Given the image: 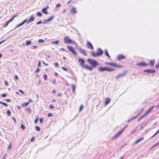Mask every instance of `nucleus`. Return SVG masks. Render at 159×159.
I'll use <instances>...</instances> for the list:
<instances>
[{
	"label": "nucleus",
	"instance_id": "obj_1",
	"mask_svg": "<svg viewBox=\"0 0 159 159\" xmlns=\"http://www.w3.org/2000/svg\"><path fill=\"white\" fill-rule=\"evenodd\" d=\"M97 51V52L96 53L91 52V55L93 57H98L102 55L103 54V52L100 48H98Z\"/></svg>",
	"mask_w": 159,
	"mask_h": 159
},
{
	"label": "nucleus",
	"instance_id": "obj_2",
	"mask_svg": "<svg viewBox=\"0 0 159 159\" xmlns=\"http://www.w3.org/2000/svg\"><path fill=\"white\" fill-rule=\"evenodd\" d=\"M87 61L93 68H95L99 64L98 62L96 61L93 59L88 58L87 59Z\"/></svg>",
	"mask_w": 159,
	"mask_h": 159
},
{
	"label": "nucleus",
	"instance_id": "obj_3",
	"mask_svg": "<svg viewBox=\"0 0 159 159\" xmlns=\"http://www.w3.org/2000/svg\"><path fill=\"white\" fill-rule=\"evenodd\" d=\"M64 40L65 43H72L73 44H75L77 46L76 43L74 42L72 40L69 39L67 36L65 37L64 38Z\"/></svg>",
	"mask_w": 159,
	"mask_h": 159
},
{
	"label": "nucleus",
	"instance_id": "obj_4",
	"mask_svg": "<svg viewBox=\"0 0 159 159\" xmlns=\"http://www.w3.org/2000/svg\"><path fill=\"white\" fill-rule=\"evenodd\" d=\"M105 64L109 65L111 66L115 67L116 68H122V66L116 64L114 62H105Z\"/></svg>",
	"mask_w": 159,
	"mask_h": 159
},
{
	"label": "nucleus",
	"instance_id": "obj_5",
	"mask_svg": "<svg viewBox=\"0 0 159 159\" xmlns=\"http://www.w3.org/2000/svg\"><path fill=\"white\" fill-rule=\"evenodd\" d=\"M67 49L71 53L74 54L75 56L77 55V53L76 51L73 48L70 46H68L67 47Z\"/></svg>",
	"mask_w": 159,
	"mask_h": 159
},
{
	"label": "nucleus",
	"instance_id": "obj_6",
	"mask_svg": "<svg viewBox=\"0 0 159 159\" xmlns=\"http://www.w3.org/2000/svg\"><path fill=\"white\" fill-rule=\"evenodd\" d=\"M127 73V71H125L119 74L116 77V80L124 76Z\"/></svg>",
	"mask_w": 159,
	"mask_h": 159
},
{
	"label": "nucleus",
	"instance_id": "obj_7",
	"mask_svg": "<svg viewBox=\"0 0 159 159\" xmlns=\"http://www.w3.org/2000/svg\"><path fill=\"white\" fill-rule=\"evenodd\" d=\"M137 64L138 66L143 67L145 66L149 65L148 64H147L145 62L143 61L138 63H137Z\"/></svg>",
	"mask_w": 159,
	"mask_h": 159
},
{
	"label": "nucleus",
	"instance_id": "obj_8",
	"mask_svg": "<svg viewBox=\"0 0 159 159\" xmlns=\"http://www.w3.org/2000/svg\"><path fill=\"white\" fill-rule=\"evenodd\" d=\"M87 47L91 49H93V47L92 45V43L89 42L88 41L87 43Z\"/></svg>",
	"mask_w": 159,
	"mask_h": 159
},
{
	"label": "nucleus",
	"instance_id": "obj_9",
	"mask_svg": "<svg viewBox=\"0 0 159 159\" xmlns=\"http://www.w3.org/2000/svg\"><path fill=\"white\" fill-rule=\"evenodd\" d=\"M34 19L35 18L33 15H31L30 16V18L28 20V22L26 23V24H28L29 23L33 22L34 20Z\"/></svg>",
	"mask_w": 159,
	"mask_h": 159
},
{
	"label": "nucleus",
	"instance_id": "obj_10",
	"mask_svg": "<svg viewBox=\"0 0 159 159\" xmlns=\"http://www.w3.org/2000/svg\"><path fill=\"white\" fill-rule=\"evenodd\" d=\"M98 70H114V69L110 68L107 66H106L104 67H99Z\"/></svg>",
	"mask_w": 159,
	"mask_h": 159
},
{
	"label": "nucleus",
	"instance_id": "obj_11",
	"mask_svg": "<svg viewBox=\"0 0 159 159\" xmlns=\"http://www.w3.org/2000/svg\"><path fill=\"white\" fill-rule=\"evenodd\" d=\"M144 138L143 137H141V138H140L139 139H138L137 140L135 141L134 143L133 144V145L139 143V142L143 140V139Z\"/></svg>",
	"mask_w": 159,
	"mask_h": 159
},
{
	"label": "nucleus",
	"instance_id": "obj_12",
	"mask_svg": "<svg viewBox=\"0 0 159 159\" xmlns=\"http://www.w3.org/2000/svg\"><path fill=\"white\" fill-rule=\"evenodd\" d=\"M125 58L124 56L122 55H120L117 56V59L120 61L121 59H123Z\"/></svg>",
	"mask_w": 159,
	"mask_h": 159
},
{
	"label": "nucleus",
	"instance_id": "obj_13",
	"mask_svg": "<svg viewBox=\"0 0 159 159\" xmlns=\"http://www.w3.org/2000/svg\"><path fill=\"white\" fill-rule=\"evenodd\" d=\"M155 107L154 106H153L152 107H151L149 108V109L145 113L147 115L148 114V113H149L150 112H151V111H152V110L153 109V107Z\"/></svg>",
	"mask_w": 159,
	"mask_h": 159
},
{
	"label": "nucleus",
	"instance_id": "obj_14",
	"mask_svg": "<svg viewBox=\"0 0 159 159\" xmlns=\"http://www.w3.org/2000/svg\"><path fill=\"white\" fill-rule=\"evenodd\" d=\"M79 61L81 66H83L85 63V61L82 59L80 58L79 59Z\"/></svg>",
	"mask_w": 159,
	"mask_h": 159
},
{
	"label": "nucleus",
	"instance_id": "obj_15",
	"mask_svg": "<svg viewBox=\"0 0 159 159\" xmlns=\"http://www.w3.org/2000/svg\"><path fill=\"white\" fill-rule=\"evenodd\" d=\"M71 12L73 14H75L77 13V11L75 10V8L74 7H73L72 9L71 10Z\"/></svg>",
	"mask_w": 159,
	"mask_h": 159
},
{
	"label": "nucleus",
	"instance_id": "obj_16",
	"mask_svg": "<svg viewBox=\"0 0 159 159\" xmlns=\"http://www.w3.org/2000/svg\"><path fill=\"white\" fill-rule=\"evenodd\" d=\"M144 72H147L148 74L153 73L155 72V70H144Z\"/></svg>",
	"mask_w": 159,
	"mask_h": 159
},
{
	"label": "nucleus",
	"instance_id": "obj_17",
	"mask_svg": "<svg viewBox=\"0 0 159 159\" xmlns=\"http://www.w3.org/2000/svg\"><path fill=\"white\" fill-rule=\"evenodd\" d=\"M110 102V99L109 98H107L106 99L105 104V105H107Z\"/></svg>",
	"mask_w": 159,
	"mask_h": 159
},
{
	"label": "nucleus",
	"instance_id": "obj_18",
	"mask_svg": "<svg viewBox=\"0 0 159 159\" xmlns=\"http://www.w3.org/2000/svg\"><path fill=\"white\" fill-rule=\"evenodd\" d=\"M30 102L24 103L21 104V106L22 107H25L27 106L29 104Z\"/></svg>",
	"mask_w": 159,
	"mask_h": 159
},
{
	"label": "nucleus",
	"instance_id": "obj_19",
	"mask_svg": "<svg viewBox=\"0 0 159 159\" xmlns=\"http://www.w3.org/2000/svg\"><path fill=\"white\" fill-rule=\"evenodd\" d=\"M42 12L45 14H47L48 13V12L46 10V8H43L42 10Z\"/></svg>",
	"mask_w": 159,
	"mask_h": 159
},
{
	"label": "nucleus",
	"instance_id": "obj_20",
	"mask_svg": "<svg viewBox=\"0 0 159 159\" xmlns=\"http://www.w3.org/2000/svg\"><path fill=\"white\" fill-rule=\"evenodd\" d=\"M148 123L146 122H144L140 126V129H141L143 128L145 126H146L147 125Z\"/></svg>",
	"mask_w": 159,
	"mask_h": 159
},
{
	"label": "nucleus",
	"instance_id": "obj_21",
	"mask_svg": "<svg viewBox=\"0 0 159 159\" xmlns=\"http://www.w3.org/2000/svg\"><path fill=\"white\" fill-rule=\"evenodd\" d=\"M79 51H80L81 52V53H82L85 56H86L87 55V53L84 52V50H83L81 48H80L79 49Z\"/></svg>",
	"mask_w": 159,
	"mask_h": 159
},
{
	"label": "nucleus",
	"instance_id": "obj_22",
	"mask_svg": "<svg viewBox=\"0 0 159 159\" xmlns=\"http://www.w3.org/2000/svg\"><path fill=\"white\" fill-rule=\"evenodd\" d=\"M155 63V61L154 60H151L150 61V64L152 66H154Z\"/></svg>",
	"mask_w": 159,
	"mask_h": 159
},
{
	"label": "nucleus",
	"instance_id": "obj_23",
	"mask_svg": "<svg viewBox=\"0 0 159 159\" xmlns=\"http://www.w3.org/2000/svg\"><path fill=\"white\" fill-rule=\"evenodd\" d=\"M105 51V55L107 56L109 58H110V57L109 54L107 50H106L104 51Z\"/></svg>",
	"mask_w": 159,
	"mask_h": 159
},
{
	"label": "nucleus",
	"instance_id": "obj_24",
	"mask_svg": "<svg viewBox=\"0 0 159 159\" xmlns=\"http://www.w3.org/2000/svg\"><path fill=\"white\" fill-rule=\"evenodd\" d=\"M36 15L37 16L41 17L43 15L40 12L38 11L36 13Z\"/></svg>",
	"mask_w": 159,
	"mask_h": 159
},
{
	"label": "nucleus",
	"instance_id": "obj_25",
	"mask_svg": "<svg viewBox=\"0 0 159 159\" xmlns=\"http://www.w3.org/2000/svg\"><path fill=\"white\" fill-rule=\"evenodd\" d=\"M28 21V20L27 19H25L24 20H23L22 22L21 23H20V25L21 26L23 25L26 22Z\"/></svg>",
	"mask_w": 159,
	"mask_h": 159
},
{
	"label": "nucleus",
	"instance_id": "obj_26",
	"mask_svg": "<svg viewBox=\"0 0 159 159\" xmlns=\"http://www.w3.org/2000/svg\"><path fill=\"white\" fill-rule=\"evenodd\" d=\"M59 43V40H57L54 41H52L51 42V43L53 44H57Z\"/></svg>",
	"mask_w": 159,
	"mask_h": 159
},
{
	"label": "nucleus",
	"instance_id": "obj_27",
	"mask_svg": "<svg viewBox=\"0 0 159 159\" xmlns=\"http://www.w3.org/2000/svg\"><path fill=\"white\" fill-rule=\"evenodd\" d=\"M31 44V42L30 40H27L26 41V45L28 46Z\"/></svg>",
	"mask_w": 159,
	"mask_h": 159
},
{
	"label": "nucleus",
	"instance_id": "obj_28",
	"mask_svg": "<svg viewBox=\"0 0 159 159\" xmlns=\"http://www.w3.org/2000/svg\"><path fill=\"white\" fill-rule=\"evenodd\" d=\"M128 126V125H126L125 128H124L123 129H122V130L119 131L118 133L120 134H121L123 132L124 130H125V129Z\"/></svg>",
	"mask_w": 159,
	"mask_h": 159
},
{
	"label": "nucleus",
	"instance_id": "obj_29",
	"mask_svg": "<svg viewBox=\"0 0 159 159\" xmlns=\"http://www.w3.org/2000/svg\"><path fill=\"white\" fill-rule=\"evenodd\" d=\"M120 135L117 133V134H115L112 138V139H115L117 138Z\"/></svg>",
	"mask_w": 159,
	"mask_h": 159
},
{
	"label": "nucleus",
	"instance_id": "obj_30",
	"mask_svg": "<svg viewBox=\"0 0 159 159\" xmlns=\"http://www.w3.org/2000/svg\"><path fill=\"white\" fill-rule=\"evenodd\" d=\"M120 135L117 133V134H115L112 138V139H115L117 138Z\"/></svg>",
	"mask_w": 159,
	"mask_h": 159
},
{
	"label": "nucleus",
	"instance_id": "obj_31",
	"mask_svg": "<svg viewBox=\"0 0 159 159\" xmlns=\"http://www.w3.org/2000/svg\"><path fill=\"white\" fill-rule=\"evenodd\" d=\"M120 135L117 133V134H115L112 138V139H115L117 138Z\"/></svg>",
	"mask_w": 159,
	"mask_h": 159
},
{
	"label": "nucleus",
	"instance_id": "obj_32",
	"mask_svg": "<svg viewBox=\"0 0 159 159\" xmlns=\"http://www.w3.org/2000/svg\"><path fill=\"white\" fill-rule=\"evenodd\" d=\"M0 104H2L6 107H7L8 106L7 104H6V103L2 102L1 101H0Z\"/></svg>",
	"mask_w": 159,
	"mask_h": 159
},
{
	"label": "nucleus",
	"instance_id": "obj_33",
	"mask_svg": "<svg viewBox=\"0 0 159 159\" xmlns=\"http://www.w3.org/2000/svg\"><path fill=\"white\" fill-rule=\"evenodd\" d=\"M54 17V16H52L50 17L48 19V20L49 21H50L52 20L53 18Z\"/></svg>",
	"mask_w": 159,
	"mask_h": 159
},
{
	"label": "nucleus",
	"instance_id": "obj_34",
	"mask_svg": "<svg viewBox=\"0 0 159 159\" xmlns=\"http://www.w3.org/2000/svg\"><path fill=\"white\" fill-rule=\"evenodd\" d=\"M72 91L73 93H74L75 92V86L74 84H73L72 85Z\"/></svg>",
	"mask_w": 159,
	"mask_h": 159
},
{
	"label": "nucleus",
	"instance_id": "obj_35",
	"mask_svg": "<svg viewBox=\"0 0 159 159\" xmlns=\"http://www.w3.org/2000/svg\"><path fill=\"white\" fill-rule=\"evenodd\" d=\"M20 128L21 129H22L23 130L25 128V127L24 125L22 123H21Z\"/></svg>",
	"mask_w": 159,
	"mask_h": 159
},
{
	"label": "nucleus",
	"instance_id": "obj_36",
	"mask_svg": "<svg viewBox=\"0 0 159 159\" xmlns=\"http://www.w3.org/2000/svg\"><path fill=\"white\" fill-rule=\"evenodd\" d=\"M35 129L36 130H37V131H39L40 130V128L39 127V126H36L35 127Z\"/></svg>",
	"mask_w": 159,
	"mask_h": 159
},
{
	"label": "nucleus",
	"instance_id": "obj_37",
	"mask_svg": "<svg viewBox=\"0 0 159 159\" xmlns=\"http://www.w3.org/2000/svg\"><path fill=\"white\" fill-rule=\"evenodd\" d=\"M147 115L145 113L144 114H143V115L141 116L140 117V118H141L142 119L143 118L145 117Z\"/></svg>",
	"mask_w": 159,
	"mask_h": 159
},
{
	"label": "nucleus",
	"instance_id": "obj_38",
	"mask_svg": "<svg viewBox=\"0 0 159 159\" xmlns=\"http://www.w3.org/2000/svg\"><path fill=\"white\" fill-rule=\"evenodd\" d=\"M159 67V62L155 66V68L156 69H157Z\"/></svg>",
	"mask_w": 159,
	"mask_h": 159
},
{
	"label": "nucleus",
	"instance_id": "obj_39",
	"mask_svg": "<svg viewBox=\"0 0 159 159\" xmlns=\"http://www.w3.org/2000/svg\"><path fill=\"white\" fill-rule=\"evenodd\" d=\"M7 114L9 116H10V115H11V111L9 110H8L7 111Z\"/></svg>",
	"mask_w": 159,
	"mask_h": 159
},
{
	"label": "nucleus",
	"instance_id": "obj_40",
	"mask_svg": "<svg viewBox=\"0 0 159 159\" xmlns=\"http://www.w3.org/2000/svg\"><path fill=\"white\" fill-rule=\"evenodd\" d=\"M44 40L42 39H39V43H43L44 42Z\"/></svg>",
	"mask_w": 159,
	"mask_h": 159
},
{
	"label": "nucleus",
	"instance_id": "obj_41",
	"mask_svg": "<svg viewBox=\"0 0 159 159\" xmlns=\"http://www.w3.org/2000/svg\"><path fill=\"white\" fill-rule=\"evenodd\" d=\"M89 65H83V66L84 68L85 69H87L88 68Z\"/></svg>",
	"mask_w": 159,
	"mask_h": 159
},
{
	"label": "nucleus",
	"instance_id": "obj_42",
	"mask_svg": "<svg viewBox=\"0 0 159 159\" xmlns=\"http://www.w3.org/2000/svg\"><path fill=\"white\" fill-rule=\"evenodd\" d=\"M26 110L29 112H30L31 111V108H26Z\"/></svg>",
	"mask_w": 159,
	"mask_h": 159
},
{
	"label": "nucleus",
	"instance_id": "obj_43",
	"mask_svg": "<svg viewBox=\"0 0 159 159\" xmlns=\"http://www.w3.org/2000/svg\"><path fill=\"white\" fill-rule=\"evenodd\" d=\"M11 143H10L9 146H8L7 149L8 150H9L11 149Z\"/></svg>",
	"mask_w": 159,
	"mask_h": 159
},
{
	"label": "nucleus",
	"instance_id": "obj_44",
	"mask_svg": "<svg viewBox=\"0 0 159 159\" xmlns=\"http://www.w3.org/2000/svg\"><path fill=\"white\" fill-rule=\"evenodd\" d=\"M10 22L8 21H7L6 23H5V25H4V26H3L4 27H7V25H8L9 24Z\"/></svg>",
	"mask_w": 159,
	"mask_h": 159
},
{
	"label": "nucleus",
	"instance_id": "obj_45",
	"mask_svg": "<svg viewBox=\"0 0 159 159\" xmlns=\"http://www.w3.org/2000/svg\"><path fill=\"white\" fill-rule=\"evenodd\" d=\"M83 105H81L80 107V108H79V111H81L82 110H83Z\"/></svg>",
	"mask_w": 159,
	"mask_h": 159
},
{
	"label": "nucleus",
	"instance_id": "obj_46",
	"mask_svg": "<svg viewBox=\"0 0 159 159\" xmlns=\"http://www.w3.org/2000/svg\"><path fill=\"white\" fill-rule=\"evenodd\" d=\"M43 77H44V80H47V75H46V74H44Z\"/></svg>",
	"mask_w": 159,
	"mask_h": 159
},
{
	"label": "nucleus",
	"instance_id": "obj_47",
	"mask_svg": "<svg viewBox=\"0 0 159 159\" xmlns=\"http://www.w3.org/2000/svg\"><path fill=\"white\" fill-rule=\"evenodd\" d=\"M14 19V17H12L10 18V19L9 20H8V21L9 22H11Z\"/></svg>",
	"mask_w": 159,
	"mask_h": 159
},
{
	"label": "nucleus",
	"instance_id": "obj_48",
	"mask_svg": "<svg viewBox=\"0 0 159 159\" xmlns=\"http://www.w3.org/2000/svg\"><path fill=\"white\" fill-rule=\"evenodd\" d=\"M42 23H43V22L42 21H39L36 23V24L39 25Z\"/></svg>",
	"mask_w": 159,
	"mask_h": 159
},
{
	"label": "nucleus",
	"instance_id": "obj_49",
	"mask_svg": "<svg viewBox=\"0 0 159 159\" xmlns=\"http://www.w3.org/2000/svg\"><path fill=\"white\" fill-rule=\"evenodd\" d=\"M40 123H42L43 122V118H40L39 119Z\"/></svg>",
	"mask_w": 159,
	"mask_h": 159
},
{
	"label": "nucleus",
	"instance_id": "obj_50",
	"mask_svg": "<svg viewBox=\"0 0 159 159\" xmlns=\"http://www.w3.org/2000/svg\"><path fill=\"white\" fill-rule=\"evenodd\" d=\"M43 24H45L46 23V22H48V20H43Z\"/></svg>",
	"mask_w": 159,
	"mask_h": 159
},
{
	"label": "nucleus",
	"instance_id": "obj_51",
	"mask_svg": "<svg viewBox=\"0 0 159 159\" xmlns=\"http://www.w3.org/2000/svg\"><path fill=\"white\" fill-rule=\"evenodd\" d=\"M53 115L52 114V113H49L48 114V117H50L52 116Z\"/></svg>",
	"mask_w": 159,
	"mask_h": 159
},
{
	"label": "nucleus",
	"instance_id": "obj_52",
	"mask_svg": "<svg viewBox=\"0 0 159 159\" xmlns=\"http://www.w3.org/2000/svg\"><path fill=\"white\" fill-rule=\"evenodd\" d=\"M38 120V118H37L34 120V122L35 124H36L37 123Z\"/></svg>",
	"mask_w": 159,
	"mask_h": 159
},
{
	"label": "nucleus",
	"instance_id": "obj_53",
	"mask_svg": "<svg viewBox=\"0 0 159 159\" xmlns=\"http://www.w3.org/2000/svg\"><path fill=\"white\" fill-rule=\"evenodd\" d=\"M18 15V13H16V14H14L12 17H13L14 18L15 17L17 16Z\"/></svg>",
	"mask_w": 159,
	"mask_h": 159
},
{
	"label": "nucleus",
	"instance_id": "obj_54",
	"mask_svg": "<svg viewBox=\"0 0 159 159\" xmlns=\"http://www.w3.org/2000/svg\"><path fill=\"white\" fill-rule=\"evenodd\" d=\"M7 95L6 93L2 94H1V96L2 97H6Z\"/></svg>",
	"mask_w": 159,
	"mask_h": 159
},
{
	"label": "nucleus",
	"instance_id": "obj_55",
	"mask_svg": "<svg viewBox=\"0 0 159 159\" xmlns=\"http://www.w3.org/2000/svg\"><path fill=\"white\" fill-rule=\"evenodd\" d=\"M61 4L60 3H58L56 5V7H61Z\"/></svg>",
	"mask_w": 159,
	"mask_h": 159
},
{
	"label": "nucleus",
	"instance_id": "obj_56",
	"mask_svg": "<svg viewBox=\"0 0 159 159\" xmlns=\"http://www.w3.org/2000/svg\"><path fill=\"white\" fill-rule=\"evenodd\" d=\"M92 67H92L89 66H88V70H92L93 69Z\"/></svg>",
	"mask_w": 159,
	"mask_h": 159
},
{
	"label": "nucleus",
	"instance_id": "obj_57",
	"mask_svg": "<svg viewBox=\"0 0 159 159\" xmlns=\"http://www.w3.org/2000/svg\"><path fill=\"white\" fill-rule=\"evenodd\" d=\"M41 65V62L40 61H39L38 63V66L39 67H40Z\"/></svg>",
	"mask_w": 159,
	"mask_h": 159
},
{
	"label": "nucleus",
	"instance_id": "obj_58",
	"mask_svg": "<svg viewBox=\"0 0 159 159\" xmlns=\"http://www.w3.org/2000/svg\"><path fill=\"white\" fill-rule=\"evenodd\" d=\"M21 26L20 25V24H19L14 29V30H15L16 29V28L20 27Z\"/></svg>",
	"mask_w": 159,
	"mask_h": 159
},
{
	"label": "nucleus",
	"instance_id": "obj_59",
	"mask_svg": "<svg viewBox=\"0 0 159 159\" xmlns=\"http://www.w3.org/2000/svg\"><path fill=\"white\" fill-rule=\"evenodd\" d=\"M158 133H157V132L151 137V139L153 137L155 136L156 135H157Z\"/></svg>",
	"mask_w": 159,
	"mask_h": 159
},
{
	"label": "nucleus",
	"instance_id": "obj_60",
	"mask_svg": "<svg viewBox=\"0 0 159 159\" xmlns=\"http://www.w3.org/2000/svg\"><path fill=\"white\" fill-rule=\"evenodd\" d=\"M54 107L53 105H50V107H49L50 108L52 109Z\"/></svg>",
	"mask_w": 159,
	"mask_h": 159
},
{
	"label": "nucleus",
	"instance_id": "obj_61",
	"mask_svg": "<svg viewBox=\"0 0 159 159\" xmlns=\"http://www.w3.org/2000/svg\"><path fill=\"white\" fill-rule=\"evenodd\" d=\"M19 91L20 92V93H21L22 94H24V93L23 91L22 90H19Z\"/></svg>",
	"mask_w": 159,
	"mask_h": 159
},
{
	"label": "nucleus",
	"instance_id": "obj_62",
	"mask_svg": "<svg viewBox=\"0 0 159 159\" xmlns=\"http://www.w3.org/2000/svg\"><path fill=\"white\" fill-rule=\"evenodd\" d=\"M12 120L14 121L15 122H16V119H15V118H14V117H12Z\"/></svg>",
	"mask_w": 159,
	"mask_h": 159
},
{
	"label": "nucleus",
	"instance_id": "obj_63",
	"mask_svg": "<svg viewBox=\"0 0 159 159\" xmlns=\"http://www.w3.org/2000/svg\"><path fill=\"white\" fill-rule=\"evenodd\" d=\"M32 46L33 49H36L37 48V47L36 46Z\"/></svg>",
	"mask_w": 159,
	"mask_h": 159
},
{
	"label": "nucleus",
	"instance_id": "obj_64",
	"mask_svg": "<svg viewBox=\"0 0 159 159\" xmlns=\"http://www.w3.org/2000/svg\"><path fill=\"white\" fill-rule=\"evenodd\" d=\"M6 157L5 156V155L1 159H6Z\"/></svg>",
	"mask_w": 159,
	"mask_h": 159
}]
</instances>
